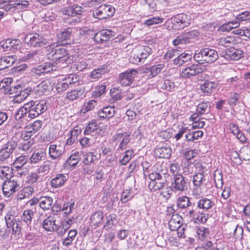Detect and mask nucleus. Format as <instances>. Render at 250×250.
Instances as JSON below:
<instances>
[{"label":"nucleus","instance_id":"a878e982","mask_svg":"<svg viewBox=\"0 0 250 250\" xmlns=\"http://www.w3.org/2000/svg\"><path fill=\"white\" fill-rule=\"evenodd\" d=\"M182 218L178 214H173L168 222V226L171 231H175L181 227Z\"/></svg>","mask_w":250,"mask_h":250},{"label":"nucleus","instance_id":"dca6fc26","mask_svg":"<svg viewBox=\"0 0 250 250\" xmlns=\"http://www.w3.org/2000/svg\"><path fill=\"white\" fill-rule=\"evenodd\" d=\"M115 35V32L111 30L104 29L96 33L93 38L95 42L102 43L109 40Z\"/></svg>","mask_w":250,"mask_h":250},{"label":"nucleus","instance_id":"6e6552de","mask_svg":"<svg viewBox=\"0 0 250 250\" xmlns=\"http://www.w3.org/2000/svg\"><path fill=\"white\" fill-rule=\"evenodd\" d=\"M171 188L175 191H184L188 188V179L182 174L173 177L171 182Z\"/></svg>","mask_w":250,"mask_h":250},{"label":"nucleus","instance_id":"72a5a7b5","mask_svg":"<svg viewBox=\"0 0 250 250\" xmlns=\"http://www.w3.org/2000/svg\"><path fill=\"white\" fill-rule=\"evenodd\" d=\"M191 205V203L189 198L186 196L179 197L177 200V206L180 210L179 212L181 213Z\"/></svg>","mask_w":250,"mask_h":250},{"label":"nucleus","instance_id":"0e129e2a","mask_svg":"<svg viewBox=\"0 0 250 250\" xmlns=\"http://www.w3.org/2000/svg\"><path fill=\"white\" fill-rule=\"evenodd\" d=\"M233 33L239 36H245L250 39V29H238L234 30Z\"/></svg>","mask_w":250,"mask_h":250},{"label":"nucleus","instance_id":"680f3d73","mask_svg":"<svg viewBox=\"0 0 250 250\" xmlns=\"http://www.w3.org/2000/svg\"><path fill=\"white\" fill-rule=\"evenodd\" d=\"M197 233L200 239H203L209 235V230L208 228L200 227L197 229Z\"/></svg>","mask_w":250,"mask_h":250},{"label":"nucleus","instance_id":"f8f14e48","mask_svg":"<svg viewBox=\"0 0 250 250\" xmlns=\"http://www.w3.org/2000/svg\"><path fill=\"white\" fill-rule=\"evenodd\" d=\"M21 46V42L19 39H7L0 42V47L4 51H15L19 49Z\"/></svg>","mask_w":250,"mask_h":250},{"label":"nucleus","instance_id":"2eb2a0df","mask_svg":"<svg viewBox=\"0 0 250 250\" xmlns=\"http://www.w3.org/2000/svg\"><path fill=\"white\" fill-rule=\"evenodd\" d=\"M28 106V104L26 103L18 109L15 114V118L17 120H22V121H30L33 119L30 108Z\"/></svg>","mask_w":250,"mask_h":250},{"label":"nucleus","instance_id":"09e8293b","mask_svg":"<svg viewBox=\"0 0 250 250\" xmlns=\"http://www.w3.org/2000/svg\"><path fill=\"white\" fill-rule=\"evenodd\" d=\"M42 122L41 120H37L31 125H27L26 127L35 134L42 127Z\"/></svg>","mask_w":250,"mask_h":250},{"label":"nucleus","instance_id":"393cba45","mask_svg":"<svg viewBox=\"0 0 250 250\" xmlns=\"http://www.w3.org/2000/svg\"><path fill=\"white\" fill-rule=\"evenodd\" d=\"M16 61V58L14 56H6L0 58V71L11 66Z\"/></svg>","mask_w":250,"mask_h":250},{"label":"nucleus","instance_id":"2f4dec72","mask_svg":"<svg viewBox=\"0 0 250 250\" xmlns=\"http://www.w3.org/2000/svg\"><path fill=\"white\" fill-rule=\"evenodd\" d=\"M100 131L97 124L95 122L89 123L84 129L83 134L85 136H96L98 132Z\"/></svg>","mask_w":250,"mask_h":250},{"label":"nucleus","instance_id":"3c124183","mask_svg":"<svg viewBox=\"0 0 250 250\" xmlns=\"http://www.w3.org/2000/svg\"><path fill=\"white\" fill-rule=\"evenodd\" d=\"M116 215L115 214H110L106 217V221L104 225V228L106 229H109L112 228L114 225V221H116Z\"/></svg>","mask_w":250,"mask_h":250},{"label":"nucleus","instance_id":"774afa93","mask_svg":"<svg viewBox=\"0 0 250 250\" xmlns=\"http://www.w3.org/2000/svg\"><path fill=\"white\" fill-rule=\"evenodd\" d=\"M236 19L238 21H250V12L245 11L236 16Z\"/></svg>","mask_w":250,"mask_h":250},{"label":"nucleus","instance_id":"4be33fe9","mask_svg":"<svg viewBox=\"0 0 250 250\" xmlns=\"http://www.w3.org/2000/svg\"><path fill=\"white\" fill-rule=\"evenodd\" d=\"M67 180L66 177L62 173L55 175L50 181L51 187L54 188H59L63 186Z\"/></svg>","mask_w":250,"mask_h":250},{"label":"nucleus","instance_id":"69168bd1","mask_svg":"<svg viewBox=\"0 0 250 250\" xmlns=\"http://www.w3.org/2000/svg\"><path fill=\"white\" fill-rule=\"evenodd\" d=\"M70 84L69 80H65V82L58 84L57 89L59 92L64 91L70 86Z\"/></svg>","mask_w":250,"mask_h":250},{"label":"nucleus","instance_id":"39448f33","mask_svg":"<svg viewBox=\"0 0 250 250\" xmlns=\"http://www.w3.org/2000/svg\"><path fill=\"white\" fill-rule=\"evenodd\" d=\"M31 111L33 118L38 117L47 109V101L45 100L33 101L27 103Z\"/></svg>","mask_w":250,"mask_h":250},{"label":"nucleus","instance_id":"052dcab7","mask_svg":"<svg viewBox=\"0 0 250 250\" xmlns=\"http://www.w3.org/2000/svg\"><path fill=\"white\" fill-rule=\"evenodd\" d=\"M175 86V84L174 82L167 79L164 81L162 85V88L169 91H171L174 90Z\"/></svg>","mask_w":250,"mask_h":250},{"label":"nucleus","instance_id":"b1692460","mask_svg":"<svg viewBox=\"0 0 250 250\" xmlns=\"http://www.w3.org/2000/svg\"><path fill=\"white\" fill-rule=\"evenodd\" d=\"M55 217L49 216L44 220L42 223V227L47 231L52 232L57 229V225L55 224Z\"/></svg>","mask_w":250,"mask_h":250},{"label":"nucleus","instance_id":"4468645a","mask_svg":"<svg viewBox=\"0 0 250 250\" xmlns=\"http://www.w3.org/2000/svg\"><path fill=\"white\" fill-rule=\"evenodd\" d=\"M19 185L15 180H6L2 185V193L6 197H10L16 192Z\"/></svg>","mask_w":250,"mask_h":250},{"label":"nucleus","instance_id":"58836bf2","mask_svg":"<svg viewBox=\"0 0 250 250\" xmlns=\"http://www.w3.org/2000/svg\"><path fill=\"white\" fill-rule=\"evenodd\" d=\"M104 218L103 213L100 211H96L93 213L91 217V221L94 226L99 227Z\"/></svg>","mask_w":250,"mask_h":250},{"label":"nucleus","instance_id":"ddd939ff","mask_svg":"<svg viewBox=\"0 0 250 250\" xmlns=\"http://www.w3.org/2000/svg\"><path fill=\"white\" fill-rule=\"evenodd\" d=\"M5 81L4 86L3 87V92L7 95H13V97H18L21 95L22 91V87L20 84L15 85H9L11 82L9 81L8 79H3ZM11 81V80H10Z\"/></svg>","mask_w":250,"mask_h":250},{"label":"nucleus","instance_id":"473e14b6","mask_svg":"<svg viewBox=\"0 0 250 250\" xmlns=\"http://www.w3.org/2000/svg\"><path fill=\"white\" fill-rule=\"evenodd\" d=\"M84 92V88L78 87L67 93L66 98L70 101H74L83 96Z\"/></svg>","mask_w":250,"mask_h":250},{"label":"nucleus","instance_id":"1a4fd4ad","mask_svg":"<svg viewBox=\"0 0 250 250\" xmlns=\"http://www.w3.org/2000/svg\"><path fill=\"white\" fill-rule=\"evenodd\" d=\"M172 20L175 27L180 30L190 24L191 18L189 15L181 13L175 16Z\"/></svg>","mask_w":250,"mask_h":250},{"label":"nucleus","instance_id":"4d7b16f0","mask_svg":"<svg viewBox=\"0 0 250 250\" xmlns=\"http://www.w3.org/2000/svg\"><path fill=\"white\" fill-rule=\"evenodd\" d=\"M133 198V195L130 192V189H125L124 190L121 198V201L123 203H125L128 201L131 200Z\"/></svg>","mask_w":250,"mask_h":250},{"label":"nucleus","instance_id":"a18cd8bd","mask_svg":"<svg viewBox=\"0 0 250 250\" xmlns=\"http://www.w3.org/2000/svg\"><path fill=\"white\" fill-rule=\"evenodd\" d=\"M80 160V155L78 152L71 155L66 161V163L72 167L76 166Z\"/></svg>","mask_w":250,"mask_h":250},{"label":"nucleus","instance_id":"f257e3e1","mask_svg":"<svg viewBox=\"0 0 250 250\" xmlns=\"http://www.w3.org/2000/svg\"><path fill=\"white\" fill-rule=\"evenodd\" d=\"M47 51H51L46 55L47 59L53 62L59 67H64L72 63L74 57L70 55L68 51L58 42H54L46 47Z\"/></svg>","mask_w":250,"mask_h":250},{"label":"nucleus","instance_id":"20e7f679","mask_svg":"<svg viewBox=\"0 0 250 250\" xmlns=\"http://www.w3.org/2000/svg\"><path fill=\"white\" fill-rule=\"evenodd\" d=\"M24 42L29 47H39L46 45L47 41L41 34L30 33L24 38Z\"/></svg>","mask_w":250,"mask_h":250},{"label":"nucleus","instance_id":"37998d69","mask_svg":"<svg viewBox=\"0 0 250 250\" xmlns=\"http://www.w3.org/2000/svg\"><path fill=\"white\" fill-rule=\"evenodd\" d=\"M45 153L43 151L34 152L30 158L32 163L36 164L41 161L44 157Z\"/></svg>","mask_w":250,"mask_h":250},{"label":"nucleus","instance_id":"cd10ccee","mask_svg":"<svg viewBox=\"0 0 250 250\" xmlns=\"http://www.w3.org/2000/svg\"><path fill=\"white\" fill-rule=\"evenodd\" d=\"M73 31V29L70 27L67 28L57 34L59 41L61 42L65 41V43H69L70 42H67L70 41Z\"/></svg>","mask_w":250,"mask_h":250},{"label":"nucleus","instance_id":"bb28decb","mask_svg":"<svg viewBox=\"0 0 250 250\" xmlns=\"http://www.w3.org/2000/svg\"><path fill=\"white\" fill-rule=\"evenodd\" d=\"M191 54L184 52L178 55L177 57L173 60V64L176 65H182L185 63L191 61Z\"/></svg>","mask_w":250,"mask_h":250},{"label":"nucleus","instance_id":"c85d7f7f","mask_svg":"<svg viewBox=\"0 0 250 250\" xmlns=\"http://www.w3.org/2000/svg\"><path fill=\"white\" fill-rule=\"evenodd\" d=\"M217 86V83L215 82L206 81L203 84L201 85L200 87L203 93L209 94L212 93Z\"/></svg>","mask_w":250,"mask_h":250},{"label":"nucleus","instance_id":"9d476101","mask_svg":"<svg viewBox=\"0 0 250 250\" xmlns=\"http://www.w3.org/2000/svg\"><path fill=\"white\" fill-rule=\"evenodd\" d=\"M243 52L241 50L235 49L234 47L229 49L220 51L219 55L227 61L238 60L243 57Z\"/></svg>","mask_w":250,"mask_h":250},{"label":"nucleus","instance_id":"c03bdc74","mask_svg":"<svg viewBox=\"0 0 250 250\" xmlns=\"http://www.w3.org/2000/svg\"><path fill=\"white\" fill-rule=\"evenodd\" d=\"M208 102H203L198 104L196 109L197 114L202 115L206 112L208 113L209 112L210 110V107L208 106Z\"/></svg>","mask_w":250,"mask_h":250},{"label":"nucleus","instance_id":"338daca9","mask_svg":"<svg viewBox=\"0 0 250 250\" xmlns=\"http://www.w3.org/2000/svg\"><path fill=\"white\" fill-rule=\"evenodd\" d=\"M163 19L160 17H153L146 21L145 24L147 26H150L155 24L162 23Z\"/></svg>","mask_w":250,"mask_h":250},{"label":"nucleus","instance_id":"864d4df0","mask_svg":"<svg viewBox=\"0 0 250 250\" xmlns=\"http://www.w3.org/2000/svg\"><path fill=\"white\" fill-rule=\"evenodd\" d=\"M107 69L105 67L95 69L92 71L91 77L93 79L99 78L102 75L105 74L107 72Z\"/></svg>","mask_w":250,"mask_h":250},{"label":"nucleus","instance_id":"9b49d317","mask_svg":"<svg viewBox=\"0 0 250 250\" xmlns=\"http://www.w3.org/2000/svg\"><path fill=\"white\" fill-rule=\"evenodd\" d=\"M112 140L116 145H118V150H123L130 141V134L127 133H116L113 136Z\"/></svg>","mask_w":250,"mask_h":250},{"label":"nucleus","instance_id":"4c0bfd02","mask_svg":"<svg viewBox=\"0 0 250 250\" xmlns=\"http://www.w3.org/2000/svg\"><path fill=\"white\" fill-rule=\"evenodd\" d=\"M206 181L205 175L203 173L198 172L195 174L193 177V183L194 186L197 188H201Z\"/></svg>","mask_w":250,"mask_h":250},{"label":"nucleus","instance_id":"e2e57ef3","mask_svg":"<svg viewBox=\"0 0 250 250\" xmlns=\"http://www.w3.org/2000/svg\"><path fill=\"white\" fill-rule=\"evenodd\" d=\"M193 219L194 220V222L196 223L204 224L206 223L208 220V217L203 212H199V214L197 215V216H195Z\"/></svg>","mask_w":250,"mask_h":250},{"label":"nucleus","instance_id":"de8ad7c7","mask_svg":"<svg viewBox=\"0 0 250 250\" xmlns=\"http://www.w3.org/2000/svg\"><path fill=\"white\" fill-rule=\"evenodd\" d=\"M25 61L37 62L40 61V52L38 51L29 53L23 57Z\"/></svg>","mask_w":250,"mask_h":250},{"label":"nucleus","instance_id":"423d86ee","mask_svg":"<svg viewBox=\"0 0 250 250\" xmlns=\"http://www.w3.org/2000/svg\"><path fill=\"white\" fill-rule=\"evenodd\" d=\"M115 12V9L112 6L102 4L93 11L92 14L94 17L102 20L113 16Z\"/></svg>","mask_w":250,"mask_h":250},{"label":"nucleus","instance_id":"8fccbe9b","mask_svg":"<svg viewBox=\"0 0 250 250\" xmlns=\"http://www.w3.org/2000/svg\"><path fill=\"white\" fill-rule=\"evenodd\" d=\"M34 215V211L31 209L25 210L21 217L22 219L28 225L31 223L32 217Z\"/></svg>","mask_w":250,"mask_h":250},{"label":"nucleus","instance_id":"49530a36","mask_svg":"<svg viewBox=\"0 0 250 250\" xmlns=\"http://www.w3.org/2000/svg\"><path fill=\"white\" fill-rule=\"evenodd\" d=\"M134 150L132 149L126 150L123 158L120 161V164L121 165H125L134 156Z\"/></svg>","mask_w":250,"mask_h":250},{"label":"nucleus","instance_id":"412c9836","mask_svg":"<svg viewBox=\"0 0 250 250\" xmlns=\"http://www.w3.org/2000/svg\"><path fill=\"white\" fill-rule=\"evenodd\" d=\"M172 150L167 144L162 147H157L154 150V155L159 158L168 159L171 154Z\"/></svg>","mask_w":250,"mask_h":250},{"label":"nucleus","instance_id":"6e6d98bb","mask_svg":"<svg viewBox=\"0 0 250 250\" xmlns=\"http://www.w3.org/2000/svg\"><path fill=\"white\" fill-rule=\"evenodd\" d=\"M39 178L37 172H31L28 173L26 177V182L29 184L35 183Z\"/></svg>","mask_w":250,"mask_h":250},{"label":"nucleus","instance_id":"a211bd4d","mask_svg":"<svg viewBox=\"0 0 250 250\" xmlns=\"http://www.w3.org/2000/svg\"><path fill=\"white\" fill-rule=\"evenodd\" d=\"M14 142H9L0 150V161L3 162L8 159L15 149Z\"/></svg>","mask_w":250,"mask_h":250},{"label":"nucleus","instance_id":"0eeeda50","mask_svg":"<svg viewBox=\"0 0 250 250\" xmlns=\"http://www.w3.org/2000/svg\"><path fill=\"white\" fill-rule=\"evenodd\" d=\"M137 74L138 71L136 69H128L119 75L117 82L123 86H129L133 83Z\"/></svg>","mask_w":250,"mask_h":250},{"label":"nucleus","instance_id":"e433bc0d","mask_svg":"<svg viewBox=\"0 0 250 250\" xmlns=\"http://www.w3.org/2000/svg\"><path fill=\"white\" fill-rule=\"evenodd\" d=\"M203 132L201 130L190 131L186 134V140L188 142H194L203 136Z\"/></svg>","mask_w":250,"mask_h":250},{"label":"nucleus","instance_id":"7ed1b4c3","mask_svg":"<svg viewBox=\"0 0 250 250\" xmlns=\"http://www.w3.org/2000/svg\"><path fill=\"white\" fill-rule=\"evenodd\" d=\"M152 52V49L148 46H138L134 50L129 61L132 63L138 64L146 60Z\"/></svg>","mask_w":250,"mask_h":250},{"label":"nucleus","instance_id":"7c9ffc66","mask_svg":"<svg viewBox=\"0 0 250 250\" xmlns=\"http://www.w3.org/2000/svg\"><path fill=\"white\" fill-rule=\"evenodd\" d=\"M214 204L210 199L207 198H202L197 202V207L200 209H203V211H208L211 208Z\"/></svg>","mask_w":250,"mask_h":250},{"label":"nucleus","instance_id":"c756f323","mask_svg":"<svg viewBox=\"0 0 250 250\" xmlns=\"http://www.w3.org/2000/svg\"><path fill=\"white\" fill-rule=\"evenodd\" d=\"M100 155L97 152H89L83 155V162L85 165H90L98 161Z\"/></svg>","mask_w":250,"mask_h":250},{"label":"nucleus","instance_id":"5701e85b","mask_svg":"<svg viewBox=\"0 0 250 250\" xmlns=\"http://www.w3.org/2000/svg\"><path fill=\"white\" fill-rule=\"evenodd\" d=\"M115 113V108L114 106H108L99 111L97 112V115L101 119H109L113 117Z\"/></svg>","mask_w":250,"mask_h":250},{"label":"nucleus","instance_id":"5fc2aeb1","mask_svg":"<svg viewBox=\"0 0 250 250\" xmlns=\"http://www.w3.org/2000/svg\"><path fill=\"white\" fill-rule=\"evenodd\" d=\"M29 4L28 1L27 0L20 1L19 2L14 3L13 4L14 5L13 7H9L8 10L14 8L21 10H25L28 7Z\"/></svg>","mask_w":250,"mask_h":250},{"label":"nucleus","instance_id":"6ab92c4d","mask_svg":"<svg viewBox=\"0 0 250 250\" xmlns=\"http://www.w3.org/2000/svg\"><path fill=\"white\" fill-rule=\"evenodd\" d=\"M202 71V70L198 64H194L184 68L181 73V76L183 78H189L199 74Z\"/></svg>","mask_w":250,"mask_h":250},{"label":"nucleus","instance_id":"79ce46f5","mask_svg":"<svg viewBox=\"0 0 250 250\" xmlns=\"http://www.w3.org/2000/svg\"><path fill=\"white\" fill-rule=\"evenodd\" d=\"M55 64L53 62L45 63L43 65L38 66L37 70L40 71L41 73H47L53 70V65Z\"/></svg>","mask_w":250,"mask_h":250},{"label":"nucleus","instance_id":"bf43d9fd","mask_svg":"<svg viewBox=\"0 0 250 250\" xmlns=\"http://www.w3.org/2000/svg\"><path fill=\"white\" fill-rule=\"evenodd\" d=\"M4 219L8 228H11L12 226L15 225L16 220L14 219V217L11 212L9 211L7 213Z\"/></svg>","mask_w":250,"mask_h":250},{"label":"nucleus","instance_id":"f3484780","mask_svg":"<svg viewBox=\"0 0 250 250\" xmlns=\"http://www.w3.org/2000/svg\"><path fill=\"white\" fill-rule=\"evenodd\" d=\"M64 153V148L61 145L52 144L49 147V155L52 160L60 159Z\"/></svg>","mask_w":250,"mask_h":250},{"label":"nucleus","instance_id":"f704fd0d","mask_svg":"<svg viewBox=\"0 0 250 250\" xmlns=\"http://www.w3.org/2000/svg\"><path fill=\"white\" fill-rule=\"evenodd\" d=\"M34 192V189L30 186L24 187L18 193L17 197L18 200H21L26 198H29Z\"/></svg>","mask_w":250,"mask_h":250},{"label":"nucleus","instance_id":"603ef678","mask_svg":"<svg viewBox=\"0 0 250 250\" xmlns=\"http://www.w3.org/2000/svg\"><path fill=\"white\" fill-rule=\"evenodd\" d=\"M189 42L190 41L188 40V37L184 34L178 36L173 41L172 43L174 45L177 46L180 44H186Z\"/></svg>","mask_w":250,"mask_h":250},{"label":"nucleus","instance_id":"ea45409f","mask_svg":"<svg viewBox=\"0 0 250 250\" xmlns=\"http://www.w3.org/2000/svg\"><path fill=\"white\" fill-rule=\"evenodd\" d=\"M164 68L165 65L163 63L154 65L148 69L150 73L149 76H151V78L156 76L161 72Z\"/></svg>","mask_w":250,"mask_h":250},{"label":"nucleus","instance_id":"aec40b11","mask_svg":"<svg viewBox=\"0 0 250 250\" xmlns=\"http://www.w3.org/2000/svg\"><path fill=\"white\" fill-rule=\"evenodd\" d=\"M241 39L238 37L227 36L219 40L218 44L225 47L232 48L235 45L240 42Z\"/></svg>","mask_w":250,"mask_h":250},{"label":"nucleus","instance_id":"f03ea898","mask_svg":"<svg viewBox=\"0 0 250 250\" xmlns=\"http://www.w3.org/2000/svg\"><path fill=\"white\" fill-rule=\"evenodd\" d=\"M218 57L219 54L216 50L209 48H204L195 52L193 59L200 64L205 62L211 63L216 61Z\"/></svg>","mask_w":250,"mask_h":250},{"label":"nucleus","instance_id":"c9c22d12","mask_svg":"<svg viewBox=\"0 0 250 250\" xmlns=\"http://www.w3.org/2000/svg\"><path fill=\"white\" fill-rule=\"evenodd\" d=\"M53 199L49 196H44L40 198L39 205L44 210L50 209L53 204Z\"/></svg>","mask_w":250,"mask_h":250},{"label":"nucleus","instance_id":"13d9d810","mask_svg":"<svg viewBox=\"0 0 250 250\" xmlns=\"http://www.w3.org/2000/svg\"><path fill=\"white\" fill-rule=\"evenodd\" d=\"M240 95L237 93H233L228 99L229 104L232 106L236 105L239 103Z\"/></svg>","mask_w":250,"mask_h":250},{"label":"nucleus","instance_id":"a19ab883","mask_svg":"<svg viewBox=\"0 0 250 250\" xmlns=\"http://www.w3.org/2000/svg\"><path fill=\"white\" fill-rule=\"evenodd\" d=\"M28 161V157L25 155H21L16 158L13 162L14 168H20L23 167Z\"/></svg>","mask_w":250,"mask_h":250}]
</instances>
